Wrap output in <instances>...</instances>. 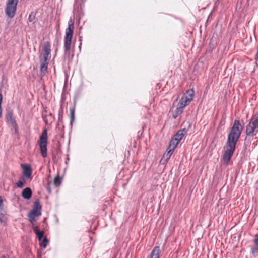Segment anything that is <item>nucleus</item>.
Masks as SVG:
<instances>
[{
    "mask_svg": "<svg viewBox=\"0 0 258 258\" xmlns=\"http://www.w3.org/2000/svg\"><path fill=\"white\" fill-rule=\"evenodd\" d=\"M243 130V126L239 120H235L228 135L226 150L223 155L224 164L228 165L235 150L236 145Z\"/></svg>",
    "mask_w": 258,
    "mask_h": 258,
    "instance_id": "nucleus-1",
    "label": "nucleus"
},
{
    "mask_svg": "<svg viewBox=\"0 0 258 258\" xmlns=\"http://www.w3.org/2000/svg\"><path fill=\"white\" fill-rule=\"evenodd\" d=\"M74 29V21L72 19H70L68 22V27L65 32L64 42L65 53H69L70 50Z\"/></svg>",
    "mask_w": 258,
    "mask_h": 258,
    "instance_id": "nucleus-2",
    "label": "nucleus"
},
{
    "mask_svg": "<svg viewBox=\"0 0 258 258\" xmlns=\"http://www.w3.org/2000/svg\"><path fill=\"white\" fill-rule=\"evenodd\" d=\"M258 132V112L252 116L249 123L246 127V134L253 137Z\"/></svg>",
    "mask_w": 258,
    "mask_h": 258,
    "instance_id": "nucleus-3",
    "label": "nucleus"
},
{
    "mask_svg": "<svg viewBox=\"0 0 258 258\" xmlns=\"http://www.w3.org/2000/svg\"><path fill=\"white\" fill-rule=\"evenodd\" d=\"M47 129L44 128L43 130L41 135L40 136L39 139L37 141V143L40 147L41 154L43 158H45L47 156Z\"/></svg>",
    "mask_w": 258,
    "mask_h": 258,
    "instance_id": "nucleus-4",
    "label": "nucleus"
},
{
    "mask_svg": "<svg viewBox=\"0 0 258 258\" xmlns=\"http://www.w3.org/2000/svg\"><path fill=\"white\" fill-rule=\"evenodd\" d=\"M195 96V91L193 89H189L183 94L178 103V106L184 108L192 101Z\"/></svg>",
    "mask_w": 258,
    "mask_h": 258,
    "instance_id": "nucleus-5",
    "label": "nucleus"
},
{
    "mask_svg": "<svg viewBox=\"0 0 258 258\" xmlns=\"http://www.w3.org/2000/svg\"><path fill=\"white\" fill-rule=\"evenodd\" d=\"M18 0H8L7 3L6 13L10 18H13L16 13Z\"/></svg>",
    "mask_w": 258,
    "mask_h": 258,
    "instance_id": "nucleus-6",
    "label": "nucleus"
},
{
    "mask_svg": "<svg viewBox=\"0 0 258 258\" xmlns=\"http://www.w3.org/2000/svg\"><path fill=\"white\" fill-rule=\"evenodd\" d=\"M41 206L40 204V202L38 200L34 202V205L33 209L31 210V211L29 213V214L32 215L36 217H38L39 216L41 215Z\"/></svg>",
    "mask_w": 258,
    "mask_h": 258,
    "instance_id": "nucleus-7",
    "label": "nucleus"
},
{
    "mask_svg": "<svg viewBox=\"0 0 258 258\" xmlns=\"http://www.w3.org/2000/svg\"><path fill=\"white\" fill-rule=\"evenodd\" d=\"M7 121L10 124L16 131L17 130V124L13 117V113L12 111H9L6 116Z\"/></svg>",
    "mask_w": 258,
    "mask_h": 258,
    "instance_id": "nucleus-8",
    "label": "nucleus"
},
{
    "mask_svg": "<svg viewBox=\"0 0 258 258\" xmlns=\"http://www.w3.org/2000/svg\"><path fill=\"white\" fill-rule=\"evenodd\" d=\"M22 167L23 169V175L28 178L31 177L32 169L30 165L23 164Z\"/></svg>",
    "mask_w": 258,
    "mask_h": 258,
    "instance_id": "nucleus-9",
    "label": "nucleus"
},
{
    "mask_svg": "<svg viewBox=\"0 0 258 258\" xmlns=\"http://www.w3.org/2000/svg\"><path fill=\"white\" fill-rule=\"evenodd\" d=\"M186 133V130L185 129L180 130L177 132L173 138L180 142Z\"/></svg>",
    "mask_w": 258,
    "mask_h": 258,
    "instance_id": "nucleus-10",
    "label": "nucleus"
},
{
    "mask_svg": "<svg viewBox=\"0 0 258 258\" xmlns=\"http://www.w3.org/2000/svg\"><path fill=\"white\" fill-rule=\"evenodd\" d=\"M173 152V151L169 150L167 148L166 152L164 154L163 158L161 160L160 162H162L163 164L167 162L168 160L170 159Z\"/></svg>",
    "mask_w": 258,
    "mask_h": 258,
    "instance_id": "nucleus-11",
    "label": "nucleus"
},
{
    "mask_svg": "<svg viewBox=\"0 0 258 258\" xmlns=\"http://www.w3.org/2000/svg\"><path fill=\"white\" fill-rule=\"evenodd\" d=\"M32 195V191L30 188L26 187L25 188L22 192V196L26 199H29Z\"/></svg>",
    "mask_w": 258,
    "mask_h": 258,
    "instance_id": "nucleus-12",
    "label": "nucleus"
},
{
    "mask_svg": "<svg viewBox=\"0 0 258 258\" xmlns=\"http://www.w3.org/2000/svg\"><path fill=\"white\" fill-rule=\"evenodd\" d=\"M160 252V247L159 246H156L152 250L149 257L148 258H159Z\"/></svg>",
    "mask_w": 258,
    "mask_h": 258,
    "instance_id": "nucleus-13",
    "label": "nucleus"
},
{
    "mask_svg": "<svg viewBox=\"0 0 258 258\" xmlns=\"http://www.w3.org/2000/svg\"><path fill=\"white\" fill-rule=\"evenodd\" d=\"M41 75L43 76L45 75V73L47 71L48 62L41 61Z\"/></svg>",
    "mask_w": 258,
    "mask_h": 258,
    "instance_id": "nucleus-14",
    "label": "nucleus"
},
{
    "mask_svg": "<svg viewBox=\"0 0 258 258\" xmlns=\"http://www.w3.org/2000/svg\"><path fill=\"white\" fill-rule=\"evenodd\" d=\"M184 108L180 106H178L176 109L173 111L172 116L174 119H176L178 116H179L183 112Z\"/></svg>",
    "mask_w": 258,
    "mask_h": 258,
    "instance_id": "nucleus-15",
    "label": "nucleus"
},
{
    "mask_svg": "<svg viewBox=\"0 0 258 258\" xmlns=\"http://www.w3.org/2000/svg\"><path fill=\"white\" fill-rule=\"evenodd\" d=\"M34 232L37 235L38 240L41 241L44 235V231H40L39 228L37 226H35L33 228Z\"/></svg>",
    "mask_w": 258,
    "mask_h": 258,
    "instance_id": "nucleus-16",
    "label": "nucleus"
},
{
    "mask_svg": "<svg viewBox=\"0 0 258 258\" xmlns=\"http://www.w3.org/2000/svg\"><path fill=\"white\" fill-rule=\"evenodd\" d=\"M51 46L49 42L47 41L44 43L42 53L51 55Z\"/></svg>",
    "mask_w": 258,
    "mask_h": 258,
    "instance_id": "nucleus-17",
    "label": "nucleus"
},
{
    "mask_svg": "<svg viewBox=\"0 0 258 258\" xmlns=\"http://www.w3.org/2000/svg\"><path fill=\"white\" fill-rule=\"evenodd\" d=\"M179 142L175 140L174 138H172V139L170 141L169 143L168 149L173 151L177 147V145L179 144Z\"/></svg>",
    "mask_w": 258,
    "mask_h": 258,
    "instance_id": "nucleus-18",
    "label": "nucleus"
},
{
    "mask_svg": "<svg viewBox=\"0 0 258 258\" xmlns=\"http://www.w3.org/2000/svg\"><path fill=\"white\" fill-rule=\"evenodd\" d=\"M61 183V179L59 175H57L54 179L53 184L56 187H58L60 185Z\"/></svg>",
    "mask_w": 258,
    "mask_h": 258,
    "instance_id": "nucleus-19",
    "label": "nucleus"
},
{
    "mask_svg": "<svg viewBox=\"0 0 258 258\" xmlns=\"http://www.w3.org/2000/svg\"><path fill=\"white\" fill-rule=\"evenodd\" d=\"M75 111V107H72L70 108V116H71V123H72V122L74 121Z\"/></svg>",
    "mask_w": 258,
    "mask_h": 258,
    "instance_id": "nucleus-20",
    "label": "nucleus"
},
{
    "mask_svg": "<svg viewBox=\"0 0 258 258\" xmlns=\"http://www.w3.org/2000/svg\"><path fill=\"white\" fill-rule=\"evenodd\" d=\"M7 220L6 217L5 216V211L0 212V223L6 222Z\"/></svg>",
    "mask_w": 258,
    "mask_h": 258,
    "instance_id": "nucleus-21",
    "label": "nucleus"
},
{
    "mask_svg": "<svg viewBox=\"0 0 258 258\" xmlns=\"http://www.w3.org/2000/svg\"><path fill=\"white\" fill-rule=\"evenodd\" d=\"M42 55H43V59L41 61L49 62V61L51 58V55L46 54L45 53H42Z\"/></svg>",
    "mask_w": 258,
    "mask_h": 258,
    "instance_id": "nucleus-22",
    "label": "nucleus"
},
{
    "mask_svg": "<svg viewBox=\"0 0 258 258\" xmlns=\"http://www.w3.org/2000/svg\"><path fill=\"white\" fill-rule=\"evenodd\" d=\"M48 240L47 238H44V239L43 240L42 242L40 244V246L42 247H43L44 248H45L48 244Z\"/></svg>",
    "mask_w": 258,
    "mask_h": 258,
    "instance_id": "nucleus-23",
    "label": "nucleus"
},
{
    "mask_svg": "<svg viewBox=\"0 0 258 258\" xmlns=\"http://www.w3.org/2000/svg\"><path fill=\"white\" fill-rule=\"evenodd\" d=\"M24 182L25 181L24 179H23L22 180H19L16 183L17 186L19 188H22L24 185Z\"/></svg>",
    "mask_w": 258,
    "mask_h": 258,
    "instance_id": "nucleus-24",
    "label": "nucleus"
},
{
    "mask_svg": "<svg viewBox=\"0 0 258 258\" xmlns=\"http://www.w3.org/2000/svg\"><path fill=\"white\" fill-rule=\"evenodd\" d=\"M63 116V109L62 108H60L58 113V119L59 121L62 120Z\"/></svg>",
    "mask_w": 258,
    "mask_h": 258,
    "instance_id": "nucleus-25",
    "label": "nucleus"
},
{
    "mask_svg": "<svg viewBox=\"0 0 258 258\" xmlns=\"http://www.w3.org/2000/svg\"><path fill=\"white\" fill-rule=\"evenodd\" d=\"M251 253L255 254L258 252V246L255 245L254 247H252L251 249Z\"/></svg>",
    "mask_w": 258,
    "mask_h": 258,
    "instance_id": "nucleus-26",
    "label": "nucleus"
},
{
    "mask_svg": "<svg viewBox=\"0 0 258 258\" xmlns=\"http://www.w3.org/2000/svg\"><path fill=\"white\" fill-rule=\"evenodd\" d=\"M36 217V216H33V215H30V214L28 215V217H29V221L31 223H33V222L36 221V219H35V217Z\"/></svg>",
    "mask_w": 258,
    "mask_h": 258,
    "instance_id": "nucleus-27",
    "label": "nucleus"
},
{
    "mask_svg": "<svg viewBox=\"0 0 258 258\" xmlns=\"http://www.w3.org/2000/svg\"><path fill=\"white\" fill-rule=\"evenodd\" d=\"M3 100V96L1 94H0V118L2 116V103Z\"/></svg>",
    "mask_w": 258,
    "mask_h": 258,
    "instance_id": "nucleus-28",
    "label": "nucleus"
},
{
    "mask_svg": "<svg viewBox=\"0 0 258 258\" xmlns=\"http://www.w3.org/2000/svg\"><path fill=\"white\" fill-rule=\"evenodd\" d=\"M0 212H4L3 200L2 197L0 196Z\"/></svg>",
    "mask_w": 258,
    "mask_h": 258,
    "instance_id": "nucleus-29",
    "label": "nucleus"
},
{
    "mask_svg": "<svg viewBox=\"0 0 258 258\" xmlns=\"http://www.w3.org/2000/svg\"><path fill=\"white\" fill-rule=\"evenodd\" d=\"M255 245L258 246V233L255 235V238L253 240Z\"/></svg>",
    "mask_w": 258,
    "mask_h": 258,
    "instance_id": "nucleus-30",
    "label": "nucleus"
},
{
    "mask_svg": "<svg viewBox=\"0 0 258 258\" xmlns=\"http://www.w3.org/2000/svg\"><path fill=\"white\" fill-rule=\"evenodd\" d=\"M28 19H29V21L30 22H32V21H33V19H34V17H32L31 15H30L29 16Z\"/></svg>",
    "mask_w": 258,
    "mask_h": 258,
    "instance_id": "nucleus-31",
    "label": "nucleus"
},
{
    "mask_svg": "<svg viewBox=\"0 0 258 258\" xmlns=\"http://www.w3.org/2000/svg\"><path fill=\"white\" fill-rule=\"evenodd\" d=\"M43 120L45 121L46 124L48 123V121H47V119L45 117H43Z\"/></svg>",
    "mask_w": 258,
    "mask_h": 258,
    "instance_id": "nucleus-32",
    "label": "nucleus"
},
{
    "mask_svg": "<svg viewBox=\"0 0 258 258\" xmlns=\"http://www.w3.org/2000/svg\"><path fill=\"white\" fill-rule=\"evenodd\" d=\"M1 258H6V257L5 255H3L1 257Z\"/></svg>",
    "mask_w": 258,
    "mask_h": 258,
    "instance_id": "nucleus-33",
    "label": "nucleus"
}]
</instances>
